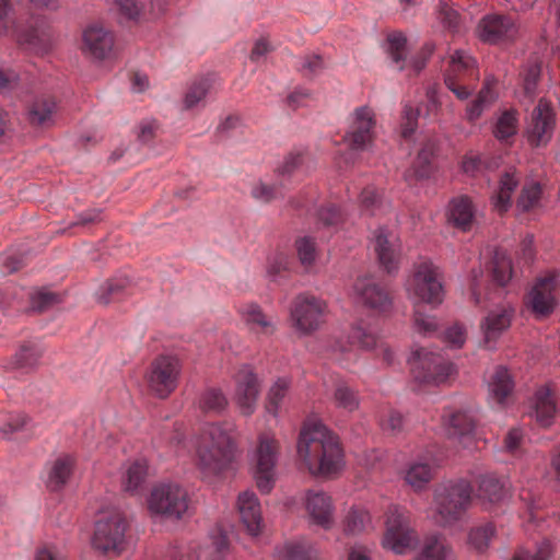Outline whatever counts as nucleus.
Instances as JSON below:
<instances>
[{
  "instance_id": "obj_48",
  "label": "nucleus",
  "mask_w": 560,
  "mask_h": 560,
  "mask_svg": "<svg viewBox=\"0 0 560 560\" xmlns=\"http://www.w3.org/2000/svg\"><path fill=\"white\" fill-rule=\"evenodd\" d=\"M420 116V109L412 106H405L404 116L401 122V136L404 138L411 137L418 128V119Z\"/></svg>"
},
{
  "instance_id": "obj_58",
  "label": "nucleus",
  "mask_w": 560,
  "mask_h": 560,
  "mask_svg": "<svg viewBox=\"0 0 560 560\" xmlns=\"http://www.w3.org/2000/svg\"><path fill=\"white\" fill-rule=\"evenodd\" d=\"M489 104L476 97L466 107V118L469 122L478 120Z\"/></svg>"
},
{
  "instance_id": "obj_19",
  "label": "nucleus",
  "mask_w": 560,
  "mask_h": 560,
  "mask_svg": "<svg viewBox=\"0 0 560 560\" xmlns=\"http://www.w3.org/2000/svg\"><path fill=\"white\" fill-rule=\"evenodd\" d=\"M57 102L52 96L39 95L34 97L26 108V121L32 128L46 129L55 124Z\"/></svg>"
},
{
  "instance_id": "obj_15",
  "label": "nucleus",
  "mask_w": 560,
  "mask_h": 560,
  "mask_svg": "<svg viewBox=\"0 0 560 560\" xmlns=\"http://www.w3.org/2000/svg\"><path fill=\"white\" fill-rule=\"evenodd\" d=\"M353 290L357 300L362 305L378 313L388 312L393 306L390 294L370 277L357 279Z\"/></svg>"
},
{
  "instance_id": "obj_12",
  "label": "nucleus",
  "mask_w": 560,
  "mask_h": 560,
  "mask_svg": "<svg viewBox=\"0 0 560 560\" xmlns=\"http://www.w3.org/2000/svg\"><path fill=\"white\" fill-rule=\"evenodd\" d=\"M557 122V114L551 101L546 97L538 100L530 115V124L525 137L532 148L546 145L552 138Z\"/></svg>"
},
{
  "instance_id": "obj_34",
  "label": "nucleus",
  "mask_w": 560,
  "mask_h": 560,
  "mask_svg": "<svg viewBox=\"0 0 560 560\" xmlns=\"http://www.w3.org/2000/svg\"><path fill=\"white\" fill-rule=\"evenodd\" d=\"M542 73V62L538 58L529 59L520 72L524 93L534 97Z\"/></svg>"
},
{
  "instance_id": "obj_14",
  "label": "nucleus",
  "mask_w": 560,
  "mask_h": 560,
  "mask_svg": "<svg viewBox=\"0 0 560 560\" xmlns=\"http://www.w3.org/2000/svg\"><path fill=\"white\" fill-rule=\"evenodd\" d=\"M327 304L312 295H299L292 311L296 327L303 332H312L324 322Z\"/></svg>"
},
{
  "instance_id": "obj_29",
  "label": "nucleus",
  "mask_w": 560,
  "mask_h": 560,
  "mask_svg": "<svg viewBox=\"0 0 560 560\" xmlns=\"http://www.w3.org/2000/svg\"><path fill=\"white\" fill-rule=\"evenodd\" d=\"M439 141L427 140L423 142L416 159V166L412 172L407 176L408 179H421L430 175V166L438 155Z\"/></svg>"
},
{
  "instance_id": "obj_16",
  "label": "nucleus",
  "mask_w": 560,
  "mask_h": 560,
  "mask_svg": "<svg viewBox=\"0 0 560 560\" xmlns=\"http://www.w3.org/2000/svg\"><path fill=\"white\" fill-rule=\"evenodd\" d=\"M514 23L506 15L487 14L477 24L475 33L477 38L489 45L503 43L512 37Z\"/></svg>"
},
{
  "instance_id": "obj_64",
  "label": "nucleus",
  "mask_w": 560,
  "mask_h": 560,
  "mask_svg": "<svg viewBox=\"0 0 560 560\" xmlns=\"http://www.w3.org/2000/svg\"><path fill=\"white\" fill-rule=\"evenodd\" d=\"M442 22L450 30H457L460 23V15L457 11L445 8L441 11Z\"/></svg>"
},
{
  "instance_id": "obj_49",
  "label": "nucleus",
  "mask_w": 560,
  "mask_h": 560,
  "mask_svg": "<svg viewBox=\"0 0 560 560\" xmlns=\"http://www.w3.org/2000/svg\"><path fill=\"white\" fill-rule=\"evenodd\" d=\"M474 66L472 59H466L462 50H456L452 57L446 74H451L454 78L462 75L470 67Z\"/></svg>"
},
{
  "instance_id": "obj_1",
  "label": "nucleus",
  "mask_w": 560,
  "mask_h": 560,
  "mask_svg": "<svg viewBox=\"0 0 560 560\" xmlns=\"http://www.w3.org/2000/svg\"><path fill=\"white\" fill-rule=\"evenodd\" d=\"M296 456L311 476L332 479L346 467V453L340 438L322 421L303 423Z\"/></svg>"
},
{
  "instance_id": "obj_30",
  "label": "nucleus",
  "mask_w": 560,
  "mask_h": 560,
  "mask_svg": "<svg viewBox=\"0 0 560 560\" xmlns=\"http://www.w3.org/2000/svg\"><path fill=\"white\" fill-rule=\"evenodd\" d=\"M513 311L502 307L490 312L482 324V330L487 340L497 339L504 330L511 326Z\"/></svg>"
},
{
  "instance_id": "obj_36",
  "label": "nucleus",
  "mask_w": 560,
  "mask_h": 560,
  "mask_svg": "<svg viewBox=\"0 0 560 560\" xmlns=\"http://www.w3.org/2000/svg\"><path fill=\"white\" fill-rule=\"evenodd\" d=\"M229 405V400L220 388L205 389L198 400V406L205 413H221Z\"/></svg>"
},
{
  "instance_id": "obj_10",
  "label": "nucleus",
  "mask_w": 560,
  "mask_h": 560,
  "mask_svg": "<svg viewBox=\"0 0 560 560\" xmlns=\"http://www.w3.org/2000/svg\"><path fill=\"white\" fill-rule=\"evenodd\" d=\"M386 530L383 544L396 553H405L418 542L416 532L410 527L409 518L397 505L386 512Z\"/></svg>"
},
{
  "instance_id": "obj_37",
  "label": "nucleus",
  "mask_w": 560,
  "mask_h": 560,
  "mask_svg": "<svg viewBox=\"0 0 560 560\" xmlns=\"http://www.w3.org/2000/svg\"><path fill=\"white\" fill-rule=\"evenodd\" d=\"M514 389V381L509 371L499 366L490 383V392L493 397L499 401L503 402Z\"/></svg>"
},
{
  "instance_id": "obj_3",
  "label": "nucleus",
  "mask_w": 560,
  "mask_h": 560,
  "mask_svg": "<svg viewBox=\"0 0 560 560\" xmlns=\"http://www.w3.org/2000/svg\"><path fill=\"white\" fill-rule=\"evenodd\" d=\"M472 488L468 480H450L434 490V518L442 525L458 521L471 503Z\"/></svg>"
},
{
  "instance_id": "obj_59",
  "label": "nucleus",
  "mask_w": 560,
  "mask_h": 560,
  "mask_svg": "<svg viewBox=\"0 0 560 560\" xmlns=\"http://www.w3.org/2000/svg\"><path fill=\"white\" fill-rule=\"evenodd\" d=\"M280 560H312L310 553L301 546H287Z\"/></svg>"
},
{
  "instance_id": "obj_62",
  "label": "nucleus",
  "mask_w": 560,
  "mask_h": 560,
  "mask_svg": "<svg viewBox=\"0 0 560 560\" xmlns=\"http://www.w3.org/2000/svg\"><path fill=\"white\" fill-rule=\"evenodd\" d=\"M380 200H381V197H380L377 190L371 186L365 187L360 195L361 206L366 209L374 207L375 205H377L380 202Z\"/></svg>"
},
{
  "instance_id": "obj_20",
  "label": "nucleus",
  "mask_w": 560,
  "mask_h": 560,
  "mask_svg": "<svg viewBox=\"0 0 560 560\" xmlns=\"http://www.w3.org/2000/svg\"><path fill=\"white\" fill-rule=\"evenodd\" d=\"M375 126L374 114L369 107H361L355 112V130L345 136L350 149L362 150L373 140V128Z\"/></svg>"
},
{
  "instance_id": "obj_56",
  "label": "nucleus",
  "mask_w": 560,
  "mask_h": 560,
  "mask_svg": "<svg viewBox=\"0 0 560 560\" xmlns=\"http://www.w3.org/2000/svg\"><path fill=\"white\" fill-rule=\"evenodd\" d=\"M482 160L478 154H466L462 160V170L464 173L476 176L482 168Z\"/></svg>"
},
{
  "instance_id": "obj_26",
  "label": "nucleus",
  "mask_w": 560,
  "mask_h": 560,
  "mask_svg": "<svg viewBox=\"0 0 560 560\" xmlns=\"http://www.w3.org/2000/svg\"><path fill=\"white\" fill-rule=\"evenodd\" d=\"M475 211L471 200L466 196H459L451 200L448 206V221L462 231L471 229Z\"/></svg>"
},
{
  "instance_id": "obj_42",
  "label": "nucleus",
  "mask_w": 560,
  "mask_h": 560,
  "mask_svg": "<svg viewBox=\"0 0 560 560\" xmlns=\"http://www.w3.org/2000/svg\"><path fill=\"white\" fill-rule=\"evenodd\" d=\"M432 479V469L428 464H415L406 472L405 480L415 490L423 489Z\"/></svg>"
},
{
  "instance_id": "obj_63",
  "label": "nucleus",
  "mask_w": 560,
  "mask_h": 560,
  "mask_svg": "<svg viewBox=\"0 0 560 560\" xmlns=\"http://www.w3.org/2000/svg\"><path fill=\"white\" fill-rule=\"evenodd\" d=\"M35 353L28 346H22L20 351L14 357V366L23 368L31 364L35 360Z\"/></svg>"
},
{
  "instance_id": "obj_23",
  "label": "nucleus",
  "mask_w": 560,
  "mask_h": 560,
  "mask_svg": "<svg viewBox=\"0 0 560 560\" xmlns=\"http://www.w3.org/2000/svg\"><path fill=\"white\" fill-rule=\"evenodd\" d=\"M84 50L94 59L107 58L114 48V36L101 26H90L83 32Z\"/></svg>"
},
{
  "instance_id": "obj_6",
  "label": "nucleus",
  "mask_w": 560,
  "mask_h": 560,
  "mask_svg": "<svg viewBox=\"0 0 560 560\" xmlns=\"http://www.w3.org/2000/svg\"><path fill=\"white\" fill-rule=\"evenodd\" d=\"M413 294L422 302L439 305L444 299L443 272L431 259L415 264L410 280Z\"/></svg>"
},
{
  "instance_id": "obj_22",
  "label": "nucleus",
  "mask_w": 560,
  "mask_h": 560,
  "mask_svg": "<svg viewBox=\"0 0 560 560\" xmlns=\"http://www.w3.org/2000/svg\"><path fill=\"white\" fill-rule=\"evenodd\" d=\"M520 185V173L514 167L503 172L498 180V188L491 196V203L500 214L505 213L512 205V196Z\"/></svg>"
},
{
  "instance_id": "obj_47",
  "label": "nucleus",
  "mask_w": 560,
  "mask_h": 560,
  "mask_svg": "<svg viewBox=\"0 0 560 560\" xmlns=\"http://www.w3.org/2000/svg\"><path fill=\"white\" fill-rule=\"evenodd\" d=\"M148 467L144 463H133L127 470L125 489L135 491L145 479Z\"/></svg>"
},
{
  "instance_id": "obj_28",
  "label": "nucleus",
  "mask_w": 560,
  "mask_h": 560,
  "mask_svg": "<svg viewBox=\"0 0 560 560\" xmlns=\"http://www.w3.org/2000/svg\"><path fill=\"white\" fill-rule=\"evenodd\" d=\"M375 250L381 266L387 273L398 269V255L388 241L387 231L383 228L375 235Z\"/></svg>"
},
{
  "instance_id": "obj_41",
  "label": "nucleus",
  "mask_w": 560,
  "mask_h": 560,
  "mask_svg": "<svg viewBox=\"0 0 560 560\" xmlns=\"http://www.w3.org/2000/svg\"><path fill=\"white\" fill-rule=\"evenodd\" d=\"M61 302L60 294L49 291L46 288H40L34 291L30 296V307L33 312L42 313L49 307Z\"/></svg>"
},
{
  "instance_id": "obj_2",
  "label": "nucleus",
  "mask_w": 560,
  "mask_h": 560,
  "mask_svg": "<svg viewBox=\"0 0 560 560\" xmlns=\"http://www.w3.org/2000/svg\"><path fill=\"white\" fill-rule=\"evenodd\" d=\"M195 450L199 466L218 474L235 459L237 444L229 430L212 423L198 434Z\"/></svg>"
},
{
  "instance_id": "obj_38",
  "label": "nucleus",
  "mask_w": 560,
  "mask_h": 560,
  "mask_svg": "<svg viewBox=\"0 0 560 560\" xmlns=\"http://www.w3.org/2000/svg\"><path fill=\"white\" fill-rule=\"evenodd\" d=\"M542 196V187L538 182L525 184L516 200V208L522 212H528L538 207Z\"/></svg>"
},
{
  "instance_id": "obj_13",
  "label": "nucleus",
  "mask_w": 560,
  "mask_h": 560,
  "mask_svg": "<svg viewBox=\"0 0 560 560\" xmlns=\"http://www.w3.org/2000/svg\"><path fill=\"white\" fill-rule=\"evenodd\" d=\"M559 283L560 273L557 271H548L536 279L525 302L536 317H547L555 311L557 305L555 292Z\"/></svg>"
},
{
  "instance_id": "obj_45",
  "label": "nucleus",
  "mask_w": 560,
  "mask_h": 560,
  "mask_svg": "<svg viewBox=\"0 0 560 560\" xmlns=\"http://www.w3.org/2000/svg\"><path fill=\"white\" fill-rule=\"evenodd\" d=\"M387 51L395 62L405 60L407 55V37L401 32H393L387 35Z\"/></svg>"
},
{
  "instance_id": "obj_60",
  "label": "nucleus",
  "mask_w": 560,
  "mask_h": 560,
  "mask_svg": "<svg viewBox=\"0 0 560 560\" xmlns=\"http://www.w3.org/2000/svg\"><path fill=\"white\" fill-rule=\"evenodd\" d=\"M444 82L446 86L459 98V100H467L471 95V91L468 90L466 86L460 85L456 78H454L451 74H445Z\"/></svg>"
},
{
  "instance_id": "obj_5",
  "label": "nucleus",
  "mask_w": 560,
  "mask_h": 560,
  "mask_svg": "<svg viewBox=\"0 0 560 560\" xmlns=\"http://www.w3.org/2000/svg\"><path fill=\"white\" fill-rule=\"evenodd\" d=\"M411 372L417 381L428 384H443L457 373L455 365L441 353L420 347L408 358Z\"/></svg>"
},
{
  "instance_id": "obj_55",
  "label": "nucleus",
  "mask_w": 560,
  "mask_h": 560,
  "mask_svg": "<svg viewBox=\"0 0 560 560\" xmlns=\"http://www.w3.org/2000/svg\"><path fill=\"white\" fill-rule=\"evenodd\" d=\"M415 326L421 334H430L438 329L435 318L419 311L415 313Z\"/></svg>"
},
{
  "instance_id": "obj_8",
  "label": "nucleus",
  "mask_w": 560,
  "mask_h": 560,
  "mask_svg": "<svg viewBox=\"0 0 560 560\" xmlns=\"http://www.w3.org/2000/svg\"><path fill=\"white\" fill-rule=\"evenodd\" d=\"M187 491L175 483L155 486L148 498V509L152 514L179 520L188 511Z\"/></svg>"
},
{
  "instance_id": "obj_9",
  "label": "nucleus",
  "mask_w": 560,
  "mask_h": 560,
  "mask_svg": "<svg viewBox=\"0 0 560 560\" xmlns=\"http://www.w3.org/2000/svg\"><path fill=\"white\" fill-rule=\"evenodd\" d=\"M182 362L175 355L160 354L150 365L147 375L148 388L159 398H167L177 387Z\"/></svg>"
},
{
  "instance_id": "obj_57",
  "label": "nucleus",
  "mask_w": 560,
  "mask_h": 560,
  "mask_svg": "<svg viewBox=\"0 0 560 560\" xmlns=\"http://www.w3.org/2000/svg\"><path fill=\"white\" fill-rule=\"evenodd\" d=\"M13 5L10 0H0V35H5L10 31V14Z\"/></svg>"
},
{
  "instance_id": "obj_27",
  "label": "nucleus",
  "mask_w": 560,
  "mask_h": 560,
  "mask_svg": "<svg viewBox=\"0 0 560 560\" xmlns=\"http://www.w3.org/2000/svg\"><path fill=\"white\" fill-rule=\"evenodd\" d=\"M372 526L370 512L361 506H351L341 520L342 533L347 536H355Z\"/></svg>"
},
{
  "instance_id": "obj_46",
  "label": "nucleus",
  "mask_w": 560,
  "mask_h": 560,
  "mask_svg": "<svg viewBox=\"0 0 560 560\" xmlns=\"http://www.w3.org/2000/svg\"><path fill=\"white\" fill-rule=\"evenodd\" d=\"M335 402L338 407L353 411L359 407V398L357 394L347 385H339L334 394Z\"/></svg>"
},
{
  "instance_id": "obj_44",
  "label": "nucleus",
  "mask_w": 560,
  "mask_h": 560,
  "mask_svg": "<svg viewBox=\"0 0 560 560\" xmlns=\"http://www.w3.org/2000/svg\"><path fill=\"white\" fill-rule=\"evenodd\" d=\"M495 530L491 524L472 528L469 533L468 541L477 551H485L494 536Z\"/></svg>"
},
{
  "instance_id": "obj_52",
  "label": "nucleus",
  "mask_w": 560,
  "mask_h": 560,
  "mask_svg": "<svg viewBox=\"0 0 560 560\" xmlns=\"http://www.w3.org/2000/svg\"><path fill=\"white\" fill-rule=\"evenodd\" d=\"M119 13L128 20H137L143 5L139 0H115Z\"/></svg>"
},
{
  "instance_id": "obj_11",
  "label": "nucleus",
  "mask_w": 560,
  "mask_h": 560,
  "mask_svg": "<svg viewBox=\"0 0 560 560\" xmlns=\"http://www.w3.org/2000/svg\"><path fill=\"white\" fill-rule=\"evenodd\" d=\"M128 524L119 512L101 518L95 525L93 546L103 553L121 552L126 547Z\"/></svg>"
},
{
  "instance_id": "obj_39",
  "label": "nucleus",
  "mask_w": 560,
  "mask_h": 560,
  "mask_svg": "<svg viewBox=\"0 0 560 560\" xmlns=\"http://www.w3.org/2000/svg\"><path fill=\"white\" fill-rule=\"evenodd\" d=\"M74 465L73 458L66 456L56 460L50 476L49 487L51 490H59L68 480Z\"/></svg>"
},
{
  "instance_id": "obj_4",
  "label": "nucleus",
  "mask_w": 560,
  "mask_h": 560,
  "mask_svg": "<svg viewBox=\"0 0 560 560\" xmlns=\"http://www.w3.org/2000/svg\"><path fill=\"white\" fill-rule=\"evenodd\" d=\"M30 5V20L26 30H15L19 44H27L47 51L55 45V36L44 12L56 11L60 0H26Z\"/></svg>"
},
{
  "instance_id": "obj_33",
  "label": "nucleus",
  "mask_w": 560,
  "mask_h": 560,
  "mask_svg": "<svg viewBox=\"0 0 560 560\" xmlns=\"http://www.w3.org/2000/svg\"><path fill=\"white\" fill-rule=\"evenodd\" d=\"M489 269L493 281L501 287L506 285L512 279V260L509 255L500 248L494 249L489 264Z\"/></svg>"
},
{
  "instance_id": "obj_21",
  "label": "nucleus",
  "mask_w": 560,
  "mask_h": 560,
  "mask_svg": "<svg viewBox=\"0 0 560 560\" xmlns=\"http://www.w3.org/2000/svg\"><path fill=\"white\" fill-rule=\"evenodd\" d=\"M237 510L243 524L250 535H258L262 529L260 503L254 492L244 491L237 497Z\"/></svg>"
},
{
  "instance_id": "obj_51",
  "label": "nucleus",
  "mask_w": 560,
  "mask_h": 560,
  "mask_svg": "<svg viewBox=\"0 0 560 560\" xmlns=\"http://www.w3.org/2000/svg\"><path fill=\"white\" fill-rule=\"evenodd\" d=\"M296 250L303 265H311L316 257L315 243L310 237H303L296 241Z\"/></svg>"
},
{
  "instance_id": "obj_32",
  "label": "nucleus",
  "mask_w": 560,
  "mask_h": 560,
  "mask_svg": "<svg viewBox=\"0 0 560 560\" xmlns=\"http://www.w3.org/2000/svg\"><path fill=\"white\" fill-rule=\"evenodd\" d=\"M447 433L454 438L471 435L476 430L475 419L466 411H452L443 421Z\"/></svg>"
},
{
  "instance_id": "obj_25",
  "label": "nucleus",
  "mask_w": 560,
  "mask_h": 560,
  "mask_svg": "<svg viewBox=\"0 0 560 560\" xmlns=\"http://www.w3.org/2000/svg\"><path fill=\"white\" fill-rule=\"evenodd\" d=\"M510 497L506 485L493 475L480 477L477 487V499L485 506L500 504Z\"/></svg>"
},
{
  "instance_id": "obj_24",
  "label": "nucleus",
  "mask_w": 560,
  "mask_h": 560,
  "mask_svg": "<svg viewBox=\"0 0 560 560\" xmlns=\"http://www.w3.org/2000/svg\"><path fill=\"white\" fill-rule=\"evenodd\" d=\"M534 410L536 421L541 427H550L558 412L557 398L550 385L540 386L534 394Z\"/></svg>"
},
{
  "instance_id": "obj_35",
  "label": "nucleus",
  "mask_w": 560,
  "mask_h": 560,
  "mask_svg": "<svg viewBox=\"0 0 560 560\" xmlns=\"http://www.w3.org/2000/svg\"><path fill=\"white\" fill-rule=\"evenodd\" d=\"M451 551L444 537L431 535L425 538L422 551L415 560H446Z\"/></svg>"
},
{
  "instance_id": "obj_31",
  "label": "nucleus",
  "mask_w": 560,
  "mask_h": 560,
  "mask_svg": "<svg viewBox=\"0 0 560 560\" xmlns=\"http://www.w3.org/2000/svg\"><path fill=\"white\" fill-rule=\"evenodd\" d=\"M518 131V110L509 108L503 110L492 128L493 137L500 142H508Z\"/></svg>"
},
{
  "instance_id": "obj_18",
  "label": "nucleus",
  "mask_w": 560,
  "mask_h": 560,
  "mask_svg": "<svg viewBox=\"0 0 560 560\" xmlns=\"http://www.w3.org/2000/svg\"><path fill=\"white\" fill-rule=\"evenodd\" d=\"M236 395L243 413L249 415L259 395V382L249 365H243L235 375Z\"/></svg>"
},
{
  "instance_id": "obj_53",
  "label": "nucleus",
  "mask_w": 560,
  "mask_h": 560,
  "mask_svg": "<svg viewBox=\"0 0 560 560\" xmlns=\"http://www.w3.org/2000/svg\"><path fill=\"white\" fill-rule=\"evenodd\" d=\"M498 84L499 81L493 74H489L486 77L483 81V86L479 91L477 97L481 101L488 103L489 105L495 102L498 98Z\"/></svg>"
},
{
  "instance_id": "obj_17",
  "label": "nucleus",
  "mask_w": 560,
  "mask_h": 560,
  "mask_svg": "<svg viewBox=\"0 0 560 560\" xmlns=\"http://www.w3.org/2000/svg\"><path fill=\"white\" fill-rule=\"evenodd\" d=\"M305 509L312 523L329 529L335 523L334 503L324 491L308 490L305 494Z\"/></svg>"
},
{
  "instance_id": "obj_40",
  "label": "nucleus",
  "mask_w": 560,
  "mask_h": 560,
  "mask_svg": "<svg viewBox=\"0 0 560 560\" xmlns=\"http://www.w3.org/2000/svg\"><path fill=\"white\" fill-rule=\"evenodd\" d=\"M553 545L545 539L532 551L525 547H517L510 560H549L553 555Z\"/></svg>"
},
{
  "instance_id": "obj_43",
  "label": "nucleus",
  "mask_w": 560,
  "mask_h": 560,
  "mask_svg": "<svg viewBox=\"0 0 560 560\" xmlns=\"http://www.w3.org/2000/svg\"><path fill=\"white\" fill-rule=\"evenodd\" d=\"M292 380L290 377H279L271 385L268 392V400L271 406V411L276 415L278 412L279 406L288 395L291 388Z\"/></svg>"
},
{
  "instance_id": "obj_50",
  "label": "nucleus",
  "mask_w": 560,
  "mask_h": 560,
  "mask_svg": "<svg viewBox=\"0 0 560 560\" xmlns=\"http://www.w3.org/2000/svg\"><path fill=\"white\" fill-rule=\"evenodd\" d=\"M210 88L208 79H202L190 88L189 92L185 96L186 108L194 107L198 102L206 97Z\"/></svg>"
},
{
  "instance_id": "obj_54",
  "label": "nucleus",
  "mask_w": 560,
  "mask_h": 560,
  "mask_svg": "<svg viewBox=\"0 0 560 560\" xmlns=\"http://www.w3.org/2000/svg\"><path fill=\"white\" fill-rule=\"evenodd\" d=\"M445 341L455 348H462L466 341V329L460 324L448 327L444 334Z\"/></svg>"
},
{
  "instance_id": "obj_61",
  "label": "nucleus",
  "mask_w": 560,
  "mask_h": 560,
  "mask_svg": "<svg viewBox=\"0 0 560 560\" xmlns=\"http://www.w3.org/2000/svg\"><path fill=\"white\" fill-rule=\"evenodd\" d=\"M20 81V77L12 70L0 69V93L11 90Z\"/></svg>"
},
{
  "instance_id": "obj_7",
  "label": "nucleus",
  "mask_w": 560,
  "mask_h": 560,
  "mask_svg": "<svg viewBox=\"0 0 560 560\" xmlns=\"http://www.w3.org/2000/svg\"><path fill=\"white\" fill-rule=\"evenodd\" d=\"M280 452V443L270 433H260L254 453V479L261 493H269L275 485L276 464Z\"/></svg>"
}]
</instances>
